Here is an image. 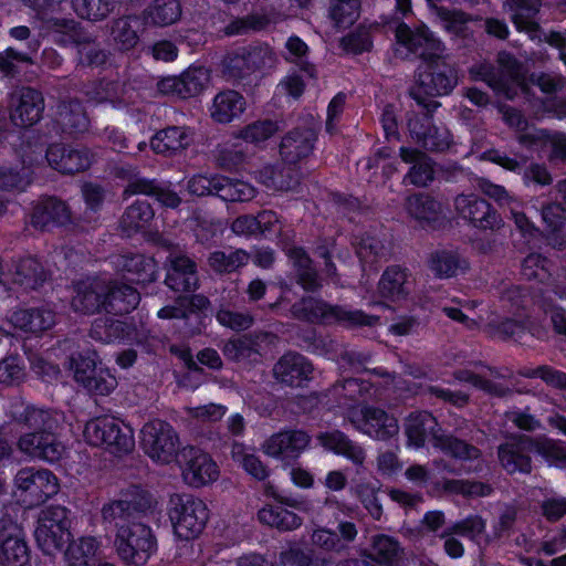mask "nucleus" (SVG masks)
I'll list each match as a JSON object with an SVG mask.
<instances>
[{
  "label": "nucleus",
  "instance_id": "f8f14e48",
  "mask_svg": "<svg viewBox=\"0 0 566 566\" xmlns=\"http://www.w3.org/2000/svg\"><path fill=\"white\" fill-rule=\"evenodd\" d=\"M290 509L311 511V503L304 499H283L279 504H265L256 513L258 521L279 532H292L300 528L303 518Z\"/></svg>",
  "mask_w": 566,
  "mask_h": 566
},
{
  "label": "nucleus",
  "instance_id": "79ce46f5",
  "mask_svg": "<svg viewBox=\"0 0 566 566\" xmlns=\"http://www.w3.org/2000/svg\"><path fill=\"white\" fill-rule=\"evenodd\" d=\"M510 8L514 11L512 19L516 28L525 31L533 39L536 36L538 25L533 17L539 11L538 0H510Z\"/></svg>",
  "mask_w": 566,
  "mask_h": 566
},
{
  "label": "nucleus",
  "instance_id": "37998d69",
  "mask_svg": "<svg viewBox=\"0 0 566 566\" xmlns=\"http://www.w3.org/2000/svg\"><path fill=\"white\" fill-rule=\"evenodd\" d=\"M402 555V548L397 539L391 536L379 534L371 539L369 557L384 566H392Z\"/></svg>",
  "mask_w": 566,
  "mask_h": 566
},
{
  "label": "nucleus",
  "instance_id": "0eeeda50",
  "mask_svg": "<svg viewBox=\"0 0 566 566\" xmlns=\"http://www.w3.org/2000/svg\"><path fill=\"white\" fill-rule=\"evenodd\" d=\"M71 512L62 505H50L40 511L34 537L41 551L48 555L61 552L72 537Z\"/></svg>",
  "mask_w": 566,
  "mask_h": 566
},
{
  "label": "nucleus",
  "instance_id": "f3484780",
  "mask_svg": "<svg viewBox=\"0 0 566 566\" xmlns=\"http://www.w3.org/2000/svg\"><path fill=\"white\" fill-rule=\"evenodd\" d=\"M419 88L427 95L441 96L449 94L458 83L454 67L442 59L427 61L418 75Z\"/></svg>",
  "mask_w": 566,
  "mask_h": 566
},
{
  "label": "nucleus",
  "instance_id": "f704fd0d",
  "mask_svg": "<svg viewBox=\"0 0 566 566\" xmlns=\"http://www.w3.org/2000/svg\"><path fill=\"white\" fill-rule=\"evenodd\" d=\"M192 140L190 130L182 126H169L157 132L150 147L157 154L172 155L187 148Z\"/></svg>",
  "mask_w": 566,
  "mask_h": 566
},
{
  "label": "nucleus",
  "instance_id": "aec40b11",
  "mask_svg": "<svg viewBox=\"0 0 566 566\" xmlns=\"http://www.w3.org/2000/svg\"><path fill=\"white\" fill-rule=\"evenodd\" d=\"M108 284L98 277H87L74 283L71 306L75 312L94 314L104 308Z\"/></svg>",
  "mask_w": 566,
  "mask_h": 566
},
{
  "label": "nucleus",
  "instance_id": "864d4df0",
  "mask_svg": "<svg viewBox=\"0 0 566 566\" xmlns=\"http://www.w3.org/2000/svg\"><path fill=\"white\" fill-rule=\"evenodd\" d=\"M289 256L297 270L298 282L305 290H315L319 286L316 272L311 266V260L301 248H292Z\"/></svg>",
  "mask_w": 566,
  "mask_h": 566
},
{
  "label": "nucleus",
  "instance_id": "39448f33",
  "mask_svg": "<svg viewBox=\"0 0 566 566\" xmlns=\"http://www.w3.org/2000/svg\"><path fill=\"white\" fill-rule=\"evenodd\" d=\"M292 315L300 319L323 323H342L348 327L373 326L379 317L368 315L360 310H348L342 306H332L313 297L303 298L291 308Z\"/></svg>",
  "mask_w": 566,
  "mask_h": 566
},
{
  "label": "nucleus",
  "instance_id": "20e7f679",
  "mask_svg": "<svg viewBox=\"0 0 566 566\" xmlns=\"http://www.w3.org/2000/svg\"><path fill=\"white\" fill-rule=\"evenodd\" d=\"M499 71L489 64H480L470 70L476 81L485 82L497 95L513 99L517 93L527 94L522 65L509 53L501 52L497 57Z\"/></svg>",
  "mask_w": 566,
  "mask_h": 566
},
{
  "label": "nucleus",
  "instance_id": "4468645a",
  "mask_svg": "<svg viewBox=\"0 0 566 566\" xmlns=\"http://www.w3.org/2000/svg\"><path fill=\"white\" fill-rule=\"evenodd\" d=\"M14 484L31 504L44 503L60 490L57 478L46 469H21L14 478Z\"/></svg>",
  "mask_w": 566,
  "mask_h": 566
},
{
  "label": "nucleus",
  "instance_id": "ddd939ff",
  "mask_svg": "<svg viewBox=\"0 0 566 566\" xmlns=\"http://www.w3.org/2000/svg\"><path fill=\"white\" fill-rule=\"evenodd\" d=\"M348 418L358 431L376 440H388L399 432L397 419L380 408H354L349 411Z\"/></svg>",
  "mask_w": 566,
  "mask_h": 566
},
{
  "label": "nucleus",
  "instance_id": "9b49d317",
  "mask_svg": "<svg viewBox=\"0 0 566 566\" xmlns=\"http://www.w3.org/2000/svg\"><path fill=\"white\" fill-rule=\"evenodd\" d=\"M179 467L184 482L191 488L210 485L220 476V469L211 455L195 447L181 450Z\"/></svg>",
  "mask_w": 566,
  "mask_h": 566
},
{
  "label": "nucleus",
  "instance_id": "c9c22d12",
  "mask_svg": "<svg viewBox=\"0 0 566 566\" xmlns=\"http://www.w3.org/2000/svg\"><path fill=\"white\" fill-rule=\"evenodd\" d=\"M287 164H280L277 166H265L259 172L260 181L271 190L287 191L294 189L298 185V171L286 166Z\"/></svg>",
  "mask_w": 566,
  "mask_h": 566
},
{
  "label": "nucleus",
  "instance_id": "69168bd1",
  "mask_svg": "<svg viewBox=\"0 0 566 566\" xmlns=\"http://www.w3.org/2000/svg\"><path fill=\"white\" fill-rule=\"evenodd\" d=\"M124 323L108 318L96 319L91 328V336L103 343H111L122 338Z\"/></svg>",
  "mask_w": 566,
  "mask_h": 566
},
{
  "label": "nucleus",
  "instance_id": "393cba45",
  "mask_svg": "<svg viewBox=\"0 0 566 566\" xmlns=\"http://www.w3.org/2000/svg\"><path fill=\"white\" fill-rule=\"evenodd\" d=\"M316 134L310 127L289 132L282 139L280 154L284 163L295 165L307 158L314 149Z\"/></svg>",
  "mask_w": 566,
  "mask_h": 566
},
{
  "label": "nucleus",
  "instance_id": "4d7b16f0",
  "mask_svg": "<svg viewBox=\"0 0 566 566\" xmlns=\"http://www.w3.org/2000/svg\"><path fill=\"white\" fill-rule=\"evenodd\" d=\"M138 21L135 18L117 19L112 28V36L119 50L128 51L138 42V35L135 27Z\"/></svg>",
  "mask_w": 566,
  "mask_h": 566
},
{
  "label": "nucleus",
  "instance_id": "cd10ccee",
  "mask_svg": "<svg viewBox=\"0 0 566 566\" xmlns=\"http://www.w3.org/2000/svg\"><path fill=\"white\" fill-rule=\"evenodd\" d=\"M114 263L127 280L137 284L154 282L158 275L156 261L144 254L119 255Z\"/></svg>",
  "mask_w": 566,
  "mask_h": 566
},
{
  "label": "nucleus",
  "instance_id": "4c0bfd02",
  "mask_svg": "<svg viewBox=\"0 0 566 566\" xmlns=\"http://www.w3.org/2000/svg\"><path fill=\"white\" fill-rule=\"evenodd\" d=\"M99 545L94 537H81L65 552L66 566H98Z\"/></svg>",
  "mask_w": 566,
  "mask_h": 566
},
{
  "label": "nucleus",
  "instance_id": "2f4dec72",
  "mask_svg": "<svg viewBox=\"0 0 566 566\" xmlns=\"http://www.w3.org/2000/svg\"><path fill=\"white\" fill-rule=\"evenodd\" d=\"M406 210L411 219L424 228L440 219L443 207L440 201L429 195L416 193L407 198Z\"/></svg>",
  "mask_w": 566,
  "mask_h": 566
},
{
  "label": "nucleus",
  "instance_id": "a18cd8bd",
  "mask_svg": "<svg viewBox=\"0 0 566 566\" xmlns=\"http://www.w3.org/2000/svg\"><path fill=\"white\" fill-rule=\"evenodd\" d=\"M42 150L36 156L23 159V167L15 170L9 166H0V188L3 190H23L30 184V167L41 157Z\"/></svg>",
  "mask_w": 566,
  "mask_h": 566
},
{
  "label": "nucleus",
  "instance_id": "338daca9",
  "mask_svg": "<svg viewBox=\"0 0 566 566\" xmlns=\"http://www.w3.org/2000/svg\"><path fill=\"white\" fill-rule=\"evenodd\" d=\"M247 55L245 48L228 54L223 61L224 72L233 78H244L253 74Z\"/></svg>",
  "mask_w": 566,
  "mask_h": 566
},
{
  "label": "nucleus",
  "instance_id": "5fc2aeb1",
  "mask_svg": "<svg viewBox=\"0 0 566 566\" xmlns=\"http://www.w3.org/2000/svg\"><path fill=\"white\" fill-rule=\"evenodd\" d=\"M249 255L243 250L216 251L209 256L212 270L219 273H230L247 264Z\"/></svg>",
  "mask_w": 566,
  "mask_h": 566
},
{
  "label": "nucleus",
  "instance_id": "603ef678",
  "mask_svg": "<svg viewBox=\"0 0 566 566\" xmlns=\"http://www.w3.org/2000/svg\"><path fill=\"white\" fill-rule=\"evenodd\" d=\"M542 218L547 230L552 232L549 243L554 248L563 249L566 245V238L555 233L566 223V210L559 203H551L543 208Z\"/></svg>",
  "mask_w": 566,
  "mask_h": 566
},
{
  "label": "nucleus",
  "instance_id": "a211bd4d",
  "mask_svg": "<svg viewBox=\"0 0 566 566\" xmlns=\"http://www.w3.org/2000/svg\"><path fill=\"white\" fill-rule=\"evenodd\" d=\"M210 81L205 67H189L179 76H167L157 83L158 91L165 95L190 98L205 91Z\"/></svg>",
  "mask_w": 566,
  "mask_h": 566
},
{
  "label": "nucleus",
  "instance_id": "58836bf2",
  "mask_svg": "<svg viewBox=\"0 0 566 566\" xmlns=\"http://www.w3.org/2000/svg\"><path fill=\"white\" fill-rule=\"evenodd\" d=\"M231 459L255 480L263 481L269 476L268 467L251 447L241 442H233L231 446Z\"/></svg>",
  "mask_w": 566,
  "mask_h": 566
},
{
  "label": "nucleus",
  "instance_id": "13d9d810",
  "mask_svg": "<svg viewBox=\"0 0 566 566\" xmlns=\"http://www.w3.org/2000/svg\"><path fill=\"white\" fill-rule=\"evenodd\" d=\"M221 184H217L218 197L224 201H249L255 196V189L248 182L231 180L222 176Z\"/></svg>",
  "mask_w": 566,
  "mask_h": 566
},
{
  "label": "nucleus",
  "instance_id": "dca6fc26",
  "mask_svg": "<svg viewBox=\"0 0 566 566\" xmlns=\"http://www.w3.org/2000/svg\"><path fill=\"white\" fill-rule=\"evenodd\" d=\"M460 218L482 230H496L503 226L501 216L482 198L474 193H461L453 200Z\"/></svg>",
  "mask_w": 566,
  "mask_h": 566
},
{
  "label": "nucleus",
  "instance_id": "6ab92c4d",
  "mask_svg": "<svg viewBox=\"0 0 566 566\" xmlns=\"http://www.w3.org/2000/svg\"><path fill=\"white\" fill-rule=\"evenodd\" d=\"M30 548L23 530L12 522H0V565L25 566Z\"/></svg>",
  "mask_w": 566,
  "mask_h": 566
},
{
  "label": "nucleus",
  "instance_id": "1a4fd4ad",
  "mask_svg": "<svg viewBox=\"0 0 566 566\" xmlns=\"http://www.w3.org/2000/svg\"><path fill=\"white\" fill-rule=\"evenodd\" d=\"M396 54L403 59L413 53L427 62L442 59L446 53L444 44L424 25L411 30L400 23L396 29Z\"/></svg>",
  "mask_w": 566,
  "mask_h": 566
},
{
  "label": "nucleus",
  "instance_id": "4be33fe9",
  "mask_svg": "<svg viewBox=\"0 0 566 566\" xmlns=\"http://www.w3.org/2000/svg\"><path fill=\"white\" fill-rule=\"evenodd\" d=\"M92 154L87 148H72L52 145L46 150L49 165L63 174H75L87 169L92 164Z\"/></svg>",
  "mask_w": 566,
  "mask_h": 566
},
{
  "label": "nucleus",
  "instance_id": "6e6d98bb",
  "mask_svg": "<svg viewBox=\"0 0 566 566\" xmlns=\"http://www.w3.org/2000/svg\"><path fill=\"white\" fill-rule=\"evenodd\" d=\"M360 0H332L329 15L340 29L353 25L359 17Z\"/></svg>",
  "mask_w": 566,
  "mask_h": 566
},
{
  "label": "nucleus",
  "instance_id": "423d86ee",
  "mask_svg": "<svg viewBox=\"0 0 566 566\" xmlns=\"http://www.w3.org/2000/svg\"><path fill=\"white\" fill-rule=\"evenodd\" d=\"M169 503L168 514L174 534L184 541L197 538L209 520L207 504L189 494H174Z\"/></svg>",
  "mask_w": 566,
  "mask_h": 566
},
{
  "label": "nucleus",
  "instance_id": "8fccbe9b",
  "mask_svg": "<svg viewBox=\"0 0 566 566\" xmlns=\"http://www.w3.org/2000/svg\"><path fill=\"white\" fill-rule=\"evenodd\" d=\"M146 15L155 25H170L180 19L181 6L178 0H155Z\"/></svg>",
  "mask_w": 566,
  "mask_h": 566
},
{
  "label": "nucleus",
  "instance_id": "b1692460",
  "mask_svg": "<svg viewBox=\"0 0 566 566\" xmlns=\"http://www.w3.org/2000/svg\"><path fill=\"white\" fill-rule=\"evenodd\" d=\"M413 290L411 274L400 266H390L378 282V294L391 303H401L408 300Z\"/></svg>",
  "mask_w": 566,
  "mask_h": 566
},
{
  "label": "nucleus",
  "instance_id": "e2e57ef3",
  "mask_svg": "<svg viewBox=\"0 0 566 566\" xmlns=\"http://www.w3.org/2000/svg\"><path fill=\"white\" fill-rule=\"evenodd\" d=\"M72 3L80 17L95 21L106 18L114 8V0H73Z\"/></svg>",
  "mask_w": 566,
  "mask_h": 566
},
{
  "label": "nucleus",
  "instance_id": "3c124183",
  "mask_svg": "<svg viewBox=\"0 0 566 566\" xmlns=\"http://www.w3.org/2000/svg\"><path fill=\"white\" fill-rule=\"evenodd\" d=\"M279 130L277 122L259 119L238 130L235 137L250 144L260 145L273 137Z\"/></svg>",
  "mask_w": 566,
  "mask_h": 566
},
{
  "label": "nucleus",
  "instance_id": "bb28decb",
  "mask_svg": "<svg viewBox=\"0 0 566 566\" xmlns=\"http://www.w3.org/2000/svg\"><path fill=\"white\" fill-rule=\"evenodd\" d=\"M31 222L40 230H50L70 223L71 211L65 202L55 198H46L34 207Z\"/></svg>",
  "mask_w": 566,
  "mask_h": 566
},
{
  "label": "nucleus",
  "instance_id": "c03bdc74",
  "mask_svg": "<svg viewBox=\"0 0 566 566\" xmlns=\"http://www.w3.org/2000/svg\"><path fill=\"white\" fill-rule=\"evenodd\" d=\"M12 276L15 284L25 290H33L45 281L46 273L38 260L27 258L15 264Z\"/></svg>",
  "mask_w": 566,
  "mask_h": 566
},
{
  "label": "nucleus",
  "instance_id": "de8ad7c7",
  "mask_svg": "<svg viewBox=\"0 0 566 566\" xmlns=\"http://www.w3.org/2000/svg\"><path fill=\"white\" fill-rule=\"evenodd\" d=\"M468 268L464 259L457 253L449 251H439L431 255L430 270L439 277H451Z\"/></svg>",
  "mask_w": 566,
  "mask_h": 566
},
{
  "label": "nucleus",
  "instance_id": "e433bc0d",
  "mask_svg": "<svg viewBox=\"0 0 566 566\" xmlns=\"http://www.w3.org/2000/svg\"><path fill=\"white\" fill-rule=\"evenodd\" d=\"M56 122L69 134L84 133L90 126L86 112L77 101L61 103L57 107Z\"/></svg>",
  "mask_w": 566,
  "mask_h": 566
},
{
  "label": "nucleus",
  "instance_id": "9d476101",
  "mask_svg": "<svg viewBox=\"0 0 566 566\" xmlns=\"http://www.w3.org/2000/svg\"><path fill=\"white\" fill-rule=\"evenodd\" d=\"M140 434L142 447L154 461L167 464L176 458L179 450V437L168 422L149 421L144 424Z\"/></svg>",
  "mask_w": 566,
  "mask_h": 566
},
{
  "label": "nucleus",
  "instance_id": "473e14b6",
  "mask_svg": "<svg viewBox=\"0 0 566 566\" xmlns=\"http://www.w3.org/2000/svg\"><path fill=\"white\" fill-rule=\"evenodd\" d=\"M166 284L177 292H190L198 286L196 264L187 256L179 255L170 259V269Z\"/></svg>",
  "mask_w": 566,
  "mask_h": 566
},
{
  "label": "nucleus",
  "instance_id": "09e8293b",
  "mask_svg": "<svg viewBox=\"0 0 566 566\" xmlns=\"http://www.w3.org/2000/svg\"><path fill=\"white\" fill-rule=\"evenodd\" d=\"M154 211L148 202L136 201L124 212L120 227L124 232L130 235L143 228L153 219Z\"/></svg>",
  "mask_w": 566,
  "mask_h": 566
},
{
  "label": "nucleus",
  "instance_id": "774afa93",
  "mask_svg": "<svg viewBox=\"0 0 566 566\" xmlns=\"http://www.w3.org/2000/svg\"><path fill=\"white\" fill-rule=\"evenodd\" d=\"M116 387V377L107 368L98 366L84 389L92 394L106 396Z\"/></svg>",
  "mask_w": 566,
  "mask_h": 566
},
{
  "label": "nucleus",
  "instance_id": "7c9ffc66",
  "mask_svg": "<svg viewBox=\"0 0 566 566\" xmlns=\"http://www.w3.org/2000/svg\"><path fill=\"white\" fill-rule=\"evenodd\" d=\"M9 322L25 333L39 334L54 325L55 314L45 307L15 310L10 314Z\"/></svg>",
  "mask_w": 566,
  "mask_h": 566
},
{
  "label": "nucleus",
  "instance_id": "72a5a7b5",
  "mask_svg": "<svg viewBox=\"0 0 566 566\" xmlns=\"http://www.w3.org/2000/svg\"><path fill=\"white\" fill-rule=\"evenodd\" d=\"M400 157L405 163L411 165L409 172L405 176V181L417 187H426L433 180V166L427 155L416 149L401 147Z\"/></svg>",
  "mask_w": 566,
  "mask_h": 566
},
{
  "label": "nucleus",
  "instance_id": "49530a36",
  "mask_svg": "<svg viewBox=\"0 0 566 566\" xmlns=\"http://www.w3.org/2000/svg\"><path fill=\"white\" fill-rule=\"evenodd\" d=\"M419 124V120H409V132L411 136L418 143H421L426 149L442 151L449 147L451 139L448 130L433 126L431 132L426 133L418 129Z\"/></svg>",
  "mask_w": 566,
  "mask_h": 566
},
{
  "label": "nucleus",
  "instance_id": "0e129e2a",
  "mask_svg": "<svg viewBox=\"0 0 566 566\" xmlns=\"http://www.w3.org/2000/svg\"><path fill=\"white\" fill-rule=\"evenodd\" d=\"M184 410L191 421L200 424H208L221 420L227 412V407L210 402L197 407L187 406Z\"/></svg>",
  "mask_w": 566,
  "mask_h": 566
},
{
  "label": "nucleus",
  "instance_id": "6e6552de",
  "mask_svg": "<svg viewBox=\"0 0 566 566\" xmlns=\"http://www.w3.org/2000/svg\"><path fill=\"white\" fill-rule=\"evenodd\" d=\"M83 436L91 446L103 447L114 454L127 453L135 446L132 429L107 416L96 417L87 421Z\"/></svg>",
  "mask_w": 566,
  "mask_h": 566
},
{
  "label": "nucleus",
  "instance_id": "a19ab883",
  "mask_svg": "<svg viewBox=\"0 0 566 566\" xmlns=\"http://www.w3.org/2000/svg\"><path fill=\"white\" fill-rule=\"evenodd\" d=\"M139 293L128 285H108L104 308L115 314H124L134 310L139 303Z\"/></svg>",
  "mask_w": 566,
  "mask_h": 566
},
{
  "label": "nucleus",
  "instance_id": "7ed1b4c3",
  "mask_svg": "<svg viewBox=\"0 0 566 566\" xmlns=\"http://www.w3.org/2000/svg\"><path fill=\"white\" fill-rule=\"evenodd\" d=\"M408 444L420 448L426 441L433 444L444 453L458 459H475L479 450L461 440L444 434L436 418L429 412L412 413L406 421Z\"/></svg>",
  "mask_w": 566,
  "mask_h": 566
},
{
  "label": "nucleus",
  "instance_id": "c85d7f7f",
  "mask_svg": "<svg viewBox=\"0 0 566 566\" xmlns=\"http://www.w3.org/2000/svg\"><path fill=\"white\" fill-rule=\"evenodd\" d=\"M245 108V98L235 91L227 90L213 97L209 112L216 123L228 124L240 118Z\"/></svg>",
  "mask_w": 566,
  "mask_h": 566
},
{
  "label": "nucleus",
  "instance_id": "a878e982",
  "mask_svg": "<svg viewBox=\"0 0 566 566\" xmlns=\"http://www.w3.org/2000/svg\"><path fill=\"white\" fill-rule=\"evenodd\" d=\"M532 451H534L533 440L521 437L499 448V460L501 465L509 473H528L531 471V458L528 453Z\"/></svg>",
  "mask_w": 566,
  "mask_h": 566
},
{
  "label": "nucleus",
  "instance_id": "680f3d73",
  "mask_svg": "<svg viewBox=\"0 0 566 566\" xmlns=\"http://www.w3.org/2000/svg\"><path fill=\"white\" fill-rule=\"evenodd\" d=\"M285 59L290 62L302 63L301 72L308 78L316 80V70L313 65L304 63L308 54V45L298 36L292 35L285 42Z\"/></svg>",
  "mask_w": 566,
  "mask_h": 566
},
{
  "label": "nucleus",
  "instance_id": "2eb2a0df",
  "mask_svg": "<svg viewBox=\"0 0 566 566\" xmlns=\"http://www.w3.org/2000/svg\"><path fill=\"white\" fill-rule=\"evenodd\" d=\"M311 441L312 437L304 430H281L266 438L261 444V450L273 459L296 460L308 449Z\"/></svg>",
  "mask_w": 566,
  "mask_h": 566
},
{
  "label": "nucleus",
  "instance_id": "052dcab7",
  "mask_svg": "<svg viewBox=\"0 0 566 566\" xmlns=\"http://www.w3.org/2000/svg\"><path fill=\"white\" fill-rule=\"evenodd\" d=\"M533 450L551 464L566 467V446L564 442L541 438L533 440Z\"/></svg>",
  "mask_w": 566,
  "mask_h": 566
},
{
  "label": "nucleus",
  "instance_id": "5701e85b",
  "mask_svg": "<svg viewBox=\"0 0 566 566\" xmlns=\"http://www.w3.org/2000/svg\"><path fill=\"white\" fill-rule=\"evenodd\" d=\"M313 366L301 354L286 353L273 367L275 379L291 387H300L312 378Z\"/></svg>",
  "mask_w": 566,
  "mask_h": 566
},
{
  "label": "nucleus",
  "instance_id": "c756f323",
  "mask_svg": "<svg viewBox=\"0 0 566 566\" xmlns=\"http://www.w3.org/2000/svg\"><path fill=\"white\" fill-rule=\"evenodd\" d=\"M316 440L326 451L343 455L356 465L365 462V450L339 430L321 432Z\"/></svg>",
  "mask_w": 566,
  "mask_h": 566
},
{
  "label": "nucleus",
  "instance_id": "412c9836",
  "mask_svg": "<svg viewBox=\"0 0 566 566\" xmlns=\"http://www.w3.org/2000/svg\"><path fill=\"white\" fill-rule=\"evenodd\" d=\"M14 108L11 112V120L15 126L29 127L36 124L44 109V99L41 93L23 87L12 98Z\"/></svg>",
  "mask_w": 566,
  "mask_h": 566
},
{
  "label": "nucleus",
  "instance_id": "bf43d9fd",
  "mask_svg": "<svg viewBox=\"0 0 566 566\" xmlns=\"http://www.w3.org/2000/svg\"><path fill=\"white\" fill-rule=\"evenodd\" d=\"M553 294L558 296L560 300H566V286H556L552 292L546 291L543 295L542 302L544 312L551 316L554 329L558 334L566 335V312L553 303Z\"/></svg>",
  "mask_w": 566,
  "mask_h": 566
},
{
  "label": "nucleus",
  "instance_id": "f03ea898",
  "mask_svg": "<svg viewBox=\"0 0 566 566\" xmlns=\"http://www.w3.org/2000/svg\"><path fill=\"white\" fill-rule=\"evenodd\" d=\"M9 415L17 422L34 430L19 438L17 446L20 452L48 462H56L63 457L65 447L52 433L56 421L49 411L29 406L19 399L10 406Z\"/></svg>",
  "mask_w": 566,
  "mask_h": 566
},
{
  "label": "nucleus",
  "instance_id": "f257e3e1",
  "mask_svg": "<svg viewBox=\"0 0 566 566\" xmlns=\"http://www.w3.org/2000/svg\"><path fill=\"white\" fill-rule=\"evenodd\" d=\"M150 495L139 486H129L122 491L117 499L102 509L105 522L118 527L115 546L119 557L134 565L145 564L157 551V539L153 530L143 523L125 525L130 518L151 509Z\"/></svg>",
  "mask_w": 566,
  "mask_h": 566
},
{
  "label": "nucleus",
  "instance_id": "ea45409f",
  "mask_svg": "<svg viewBox=\"0 0 566 566\" xmlns=\"http://www.w3.org/2000/svg\"><path fill=\"white\" fill-rule=\"evenodd\" d=\"M499 112L502 114L503 120L512 128H515L522 134L518 140L523 145H535L537 143L545 142L548 135L544 130H538L528 127L527 120L524 116L515 108L507 105H500Z\"/></svg>",
  "mask_w": 566,
  "mask_h": 566
}]
</instances>
